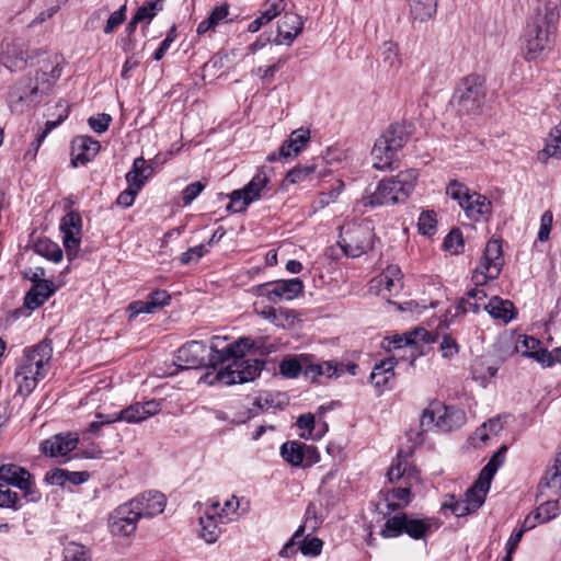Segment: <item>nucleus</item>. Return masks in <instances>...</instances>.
Instances as JSON below:
<instances>
[{
	"instance_id": "9d476101",
	"label": "nucleus",
	"mask_w": 561,
	"mask_h": 561,
	"mask_svg": "<svg viewBox=\"0 0 561 561\" xmlns=\"http://www.w3.org/2000/svg\"><path fill=\"white\" fill-rule=\"evenodd\" d=\"M375 233L369 221L350 222L342 226L339 245L351 257H359L374 244Z\"/></svg>"
},
{
	"instance_id": "473e14b6",
	"label": "nucleus",
	"mask_w": 561,
	"mask_h": 561,
	"mask_svg": "<svg viewBox=\"0 0 561 561\" xmlns=\"http://www.w3.org/2000/svg\"><path fill=\"white\" fill-rule=\"evenodd\" d=\"M484 309L492 318L500 319L505 323H508L515 318V308L513 302L510 300H504L497 296L491 298L490 301L484 305Z\"/></svg>"
},
{
	"instance_id": "f03ea898",
	"label": "nucleus",
	"mask_w": 561,
	"mask_h": 561,
	"mask_svg": "<svg viewBox=\"0 0 561 561\" xmlns=\"http://www.w3.org/2000/svg\"><path fill=\"white\" fill-rule=\"evenodd\" d=\"M559 14L549 4L538 7L528 19L520 36V54L526 61L546 58L553 49Z\"/></svg>"
},
{
	"instance_id": "4d7b16f0",
	"label": "nucleus",
	"mask_w": 561,
	"mask_h": 561,
	"mask_svg": "<svg viewBox=\"0 0 561 561\" xmlns=\"http://www.w3.org/2000/svg\"><path fill=\"white\" fill-rule=\"evenodd\" d=\"M287 61V57H280L277 61L267 67H259L254 73L262 80L270 81L274 78L276 71H278Z\"/></svg>"
},
{
	"instance_id": "ea45409f",
	"label": "nucleus",
	"mask_w": 561,
	"mask_h": 561,
	"mask_svg": "<svg viewBox=\"0 0 561 561\" xmlns=\"http://www.w3.org/2000/svg\"><path fill=\"white\" fill-rule=\"evenodd\" d=\"M229 14V5L227 3H224L221 5H218L214 8V10L210 12L209 16L205 20H203L197 25V33L199 35L205 34L209 30H213L216 25L219 24L220 21L227 18Z\"/></svg>"
},
{
	"instance_id": "5fc2aeb1",
	"label": "nucleus",
	"mask_w": 561,
	"mask_h": 561,
	"mask_svg": "<svg viewBox=\"0 0 561 561\" xmlns=\"http://www.w3.org/2000/svg\"><path fill=\"white\" fill-rule=\"evenodd\" d=\"M0 507L12 508L14 511L21 508L18 493L11 491L8 485L2 483H0Z\"/></svg>"
},
{
	"instance_id": "2f4dec72",
	"label": "nucleus",
	"mask_w": 561,
	"mask_h": 561,
	"mask_svg": "<svg viewBox=\"0 0 561 561\" xmlns=\"http://www.w3.org/2000/svg\"><path fill=\"white\" fill-rule=\"evenodd\" d=\"M490 485L491 482L479 476V479L473 483V485L466 491L462 499L472 512H476L482 506L485 501L486 493L490 490Z\"/></svg>"
},
{
	"instance_id": "6e6552de",
	"label": "nucleus",
	"mask_w": 561,
	"mask_h": 561,
	"mask_svg": "<svg viewBox=\"0 0 561 561\" xmlns=\"http://www.w3.org/2000/svg\"><path fill=\"white\" fill-rule=\"evenodd\" d=\"M439 527L436 518H417L405 513L388 518L380 531L383 538H394L407 534L414 540L425 539L426 536Z\"/></svg>"
},
{
	"instance_id": "052dcab7",
	"label": "nucleus",
	"mask_w": 561,
	"mask_h": 561,
	"mask_svg": "<svg viewBox=\"0 0 561 561\" xmlns=\"http://www.w3.org/2000/svg\"><path fill=\"white\" fill-rule=\"evenodd\" d=\"M469 311L478 313L480 311V304L473 300V297H469L467 293L465 297L458 300L455 316L465 314Z\"/></svg>"
},
{
	"instance_id": "423d86ee",
	"label": "nucleus",
	"mask_w": 561,
	"mask_h": 561,
	"mask_svg": "<svg viewBox=\"0 0 561 561\" xmlns=\"http://www.w3.org/2000/svg\"><path fill=\"white\" fill-rule=\"evenodd\" d=\"M504 265L502 243L500 240L491 239L488 241L480 264L472 273V282L474 288L468 290V296L473 297V300L480 304L486 298V293L479 288L485 285L489 280L499 277Z\"/></svg>"
},
{
	"instance_id": "dca6fc26",
	"label": "nucleus",
	"mask_w": 561,
	"mask_h": 561,
	"mask_svg": "<svg viewBox=\"0 0 561 561\" xmlns=\"http://www.w3.org/2000/svg\"><path fill=\"white\" fill-rule=\"evenodd\" d=\"M170 295L167 290L157 289L151 291L146 300H136L129 304L127 311L129 320L141 313H154L157 310L170 304Z\"/></svg>"
},
{
	"instance_id": "338daca9",
	"label": "nucleus",
	"mask_w": 561,
	"mask_h": 561,
	"mask_svg": "<svg viewBox=\"0 0 561 561\" xmlns=\"http://www.w3.org/2000/svg\"><path fill=\"white\" fill-rule=\"evenodd\" d=\"M112 121L111 115L102 113L98 116H92L89 118V126L98 134H102L107 130L110 123Z\"/></svg>"
},
{
	"instance_id": "5701e85b",
	"label": "nucleus",
	"mask_w": 561,
	"mask_h": 561,
	"mask_svg": "<svg viewBox=\"0 0 561 561\" xmlns=\"http://www.w3.org/2000/svg\"><path fill=\"white\" fill-rule=\"evenodd\" d=\"M78 437L71 434H58L42 443V451L50 457H66L70 451L76 449Z\"/></svg>"
},
{
	"instance_id": "13d9d810",
	"label": "nucleus",
	"mask_w": 561,
	"mask_h": 561,
	"mask_svg": "<svg viewBox=\"0 0 561 561\" xmlns=\"http://www.w3.org/2000/svg\"><path fill=\"white\" fill-rule=\"evenodd\" d=\"M444 507L449 508L457 517L473 513L463 499H456L455 495L450 496L449 503H444Z\"/></svg>"
},
{
	"instance_id": "c03bdc74",
	"label": "nucleus",
	"mask_w": 561,
	"mask_h": 561,
	"mask_svg": "<svg viewBox=\"0 0 561 561\" xmlns=\"http://www.w3.org/2000/svg\"><path fill=\"white\" fill-rule=\"evenodd\" d=\"M381 61L389 69H398L401 65L398 46L391 42H386L381 46Z\"/></svg>"
},
{
	"instance_id": "0e129e2a",
	"label": "nucleus",
	"mask_w": 561,
	"mask_h": 561,
	"mask_svg": "<svg viewBox=\"0 0 561 561\" xmlns=\"http://www.w3.org/2000/svg\"><path fill=\"white\" fill-rule=\"evenodd\" d=\"M553 221V215L550 210H546L540 218V227L538 231V240L545 242L549 239Z\"/></svg>"
},
{
	"instance_id": "f257e3e1",
	"label": "nucleus",
	"mask_w": 561,
	"mask_h": 561,
	"mask_svg": "<svg viewBox=\"0 0 561 561\" xmlns=\"http://www.w3.org/2000/svg\"><path fill=\"white\" fill-rule=\"evenodd\" d=\"M225 342L220 337H214L210 345L208 363L216 368L229 362L216 374V380L227 385L244 383L254 380L262 371L264 362L256 358H244V350L253 347L254 343L249 337H241L234 343H229L220 348Z\"/></svg>"
},
{
	"instance_id": "9b49d317",
	"label": "nucleus",
	"mask_w": 561,
	"mask_h": 561,
	"mask_svg": "<svg viewBox=\"0 0 561 561\" xmlns=\"http://www.w3.org/2000/svg\"><path fill=\"white\" fill-rule=\"evenodd\" d=\"M161 411V403L157 400H148L145 402H136L127 408L112 414H98L100 421L91 422L88 432L98 434L99 430L106 424L124 421L127 423H140L147 419L158 414Z\"/></svg>"
},
{
	"instance_id": "774afa93",
	"label": "nucleus",
	"mask_w": 561,
	"mask_h": 561,
	"mask_svg": "<svg viewBox=\"0 0 561 561\" xmlns=\"http://www.w3.org/2000/svg\"><path fill=\"white\" fill-rule=\"evenodd\" d=\"M205 185L201 182L188 184L182 192V201L184 205H190L204 190Z\"/></svg>"
},
{
	"instance_id": "a19ab883",
	"label": "nucleus",
	"mask_w": 561,
	"mask_h": 561,
	"mask_svg": "<svg viewBox=\"0 0 561 561\" xmlns=\"http://www.w3.org/2000/svg\"><path fill=\"white\" fill-rule=\"evenodd\" d=\"M316 164L297 165L287 172L283 186L287 187L289 184H297L312 179V174L316 172Z\"/></svg>"
},
{
	"instance_id": "a18cd8bd",
	"label": "nucleus",
	"mask_w": 561,
	"mask_h": 561,
	"mask_svg": "<svg viewBox=\"0 0 561 561\" xmlns=\"http://www.w3.org/2000/svg\"><path fill=\"white\" fill-rule=\"evenodd\" d=\"M64 561H92L89 550L81 543L68 542L64 548Z\"/></svg>"
},
{
	"instance_id": "49530a36",
	"label": "nucleus",
	"mask_w": 561,
	"mask_h": 561,
	"mask_svg": "<svg viewBox=\"0 0 561 561\" xmlns=\"http://www.w3.org/2000/svg\"><path fill=\"white\" fill-rule=\"evenodd\" d=\"M58 108H60L58 118L56 121H47L45 124V129L39 133L35 140L32 142V146H35V152H37L38 148L41 147L42 142L46 138V136L56 128L64 119L68 117L69 108L66 105H58Z\"/></svg>"
},
{
	"instance_id": "f704fd0d",
	"label": "nucleus",
	"mask_w": 561,
	"mask_h": 561,
	"mask_svg": "<svg viewBox=\"0 0 561 561\" xmlns=\"http://www.w3.org/2000/svg\"><path fill=\"white\" fill-rule=\"evenodd\" d=\"M270 179L264 171H259L252 180L242 188L248 197V202H255L260 199L264 192L267 190Z\"/></svg>"
},
{
	"instance_id": "e2e57ef3",
	"label": "nucleus",
	"mask_w": 561,
	"mask_h": 561,
	"mask_svg": "<svg viewBox=\"0 0 561 561\" xmlns=\"http://www.w3.org/2000/svg\"><path fill=\"white\" fill-rule=\"evenodd\" d=\"M439 350L442 351L443 357L451 358L459 352V345L453 336L444 334L439 344Z\"/></svg>"
},
{
	"instance_id": "79ce46f5",
	"label": "nucleus",
	"mask_w": 561,
	"mask_h": 561,
	"mask_svg": "<svg viewBox=\"0 0 561 561\" xmlns=\"http://www.w3.org/2000/svg\"><path fill=\"white\" fill-rule=\"evenodd\" d=\"M393 500H398L404 503V505L409 504L412 500L411 490L409 486H398L393 488L392 490L388 491L385 497V501L387 502V508L388 511H396L400 507V504L394 503Z\"/></svg>"
},
{
	"instance_id": "cd10ccee",
	"label": "nucleus",
	"mask_w": 561,
	"mask_h": 561,
	"mask_svg": "<svg viewBox=\"0 0 561 561\" xmlns=\"http://www.w3.org/2000/svg\"><path fill=\"white\" fill-rule=\"evenodd\" d=\"M306 453L316 454V447L307 446L297 440L286 442L280 447V455L283 459L295 467L302 465Z\"/></svg>"
},
{
	"instance_id": "f3484780",
	"label": "nucleus",
	"mask_w": 561,
	"mask_h": 561,
	"mask_svg": "<svg viewBox=\"0 0 561 561\" xmlns=\"http://www.w3.org/2000/svg\"><path fill=\"white\" fill-rule=\"evenodd\" d=\"M131 501H136L137 505H133L136 512H139V517L151 518L161 514L167 504V499L163 493L158 491L145 492Z\"/></svg>"
},
{
	"instance_id": "a878e982",
	"label": "nucleus",
	"mask_w": 561,
	"mask_h": 561,
	"mask_svg": "<svg viewBox=\"0 0 561 561\" xmlns=\"http://www.w3.org/2000/svg\"><path fill=\"white\" fill-rule=\"evenodd\" d=\"M344 374V363L335 360H327L320 363H311L306 365L305 376L311 380H316L320 376L328 378H339Z\"/></svg>"
},
{
	"instance_id": "4468645a",
	"label": "nucleus",
	"mask_w": 561,
	"mask_h": 561,
	"mask_svg": "<svg viewBox=\"0 0 561 561\" xmlns=\"http://www.w3.org/2000/svg\"><path fill=\"white\" fill-rule=\"evenodd\" d=\"M60 230L64 233L62 243L68 261L78 256L81 243L82 218L77 211H69L60 221Z\"/></svg>"
},
{
	"instance_id": "4be33fe9",
	"label": "nucleus",
	"mask_w": 561,
	"mask_h": 561,
	"mask_svg": "<svg viewBox=\"0 0 561 561\" xmlns=\"http://www.w3.org/2000/svg\"><path fill=\"white\" fill-rule=\"evenodd\" d=\"M38 87L33 83L32 79L25 78L21 80L9 93V102L12 111L22 112L24 105H28L34 101Z\"/></svg>"
},
{
	"instance_id": "c9c22d12",
	"label": "nucleus",
	"mask_w": 561,
	"mask_h": 561,
	"mask_svg": "<svg viewBox=\"0 0 561 561\" xmlns=\"http://www.w3.org/2000/svg\"><path fill=\"white\" fill-rule=\"evenodd\" d=\"M33 250L36 254L54 263H58L62 259V250L60 247L48 238H38L33 244Z\"/></svg>"
},
{
	"instance_id": "39448f33",
	"label": "nucleus",
	"mask_w": 561,
	"mask_h": 561,
	"mask_svg": "<svg viewBox=\"0 0 561 561\" xmlns=\"http://www.w3.org/2000/svg\"><path fill=\"white\" fill-rule=\"evenodd\" d=\"M411 134V125L399 123L390 125L373 147L374 168L381 171L399 168L398 151L407 145Z\"/></svg>"
},
{
	"instance_id": "e433bc0d",
	"label": "nucleus",
	"mask_w": 561,
	"mask_h": 561,
	"mask_svg": "<svg viewBox=\"0 0 561 561\" xmlns=\"http://www.w3.org/2000/svg\"><path fill=\"white\" fill-rule=\"evenodd\" d=\"M309 355H299L297 358H286L279 364V371L286 378H296L300 373L305 374L306 365H309Z\"/></svg>"
},
{
	"instance_id": "b1692460",
	"label": "nucleus",
	"mask_w": 561,
	"mask_h": 561,
	"mask_svg": "<svg viewBox=\"0 0 561 561\" xmlns=\"http://www.w3.org/2000/svg\"><path fill=\"white\" fill-rule=\"evenodd\" d=\"M219 502H213L209 510L199 518L201 536L207 543H214L219 538L221 529L218 522L221 515L218 513Z\"/></svg>"
},
{
	"instance_id": "c756f323",
	"label": "nucleus",
	"mask_w": 561,
	"mask_h": 561,
	"mask_svg": "<svg viewBox=\"0 0 561 561\" xmlns=\"http://www.w3.org/2000/svg\"><path fill=\"white\" fill-rule=\"evenodd\" d=\"M443 414L437 416L436 427L444 432L460 428L466 423V413L455 407H444Z\"/></svg>"
},
{
	"instance_id": "6e6d98bb",
	"label": "nucleus",
	"mask_w": 561,
	"mask_h": 561,
	"mask_svg": "<svg viewBox=\"0 0 561 561\" xmlns=\"http://www.w3.org/2000/svg\"><path fill=\"white\" fill-rule=\"evenodd\" d=\"M230 203L226 209L231 213H241L251 204L242 190H236L230 195Z\"/></svg>"
},
{
	"instance_id": "de8ad7c7",
	"label": "nucleus",
	"mask_w": 561,
	"mask_h": 561,
	"mask_svg": "<svg viewBox=\"0 0 561 561\" xmlns=\"http://www.w3.org/2000/svg\"><path fill=\"white\" fill-rule=\"evenodd\" d=\"M408 470V461L404 457H402V454L399 453L396 459V462L391 465V467L388 470V480L393 483L399 480H404V482L410 478V473L407 472Z\"/></svg>"
},
{
	"instance_id": "3c124183",
	"label": "nucleus",
	"mask_w": 561,
	"mask_h": 561,
	"mask_svg": "<svg viewBox=\"0 0 561 561\" xmlns=\"http://www.w3.org/2000/svg\"><path fill=\"white\" fill-rule=\"evenodd\" d=\"M535 511L537 512V515L541 518V522L548 523L554 519L557 516H559V502L556 500L546 501L541 503L538 507H536Z\"/></svg>"
},
{
	"instance_id": "bf43d9fd",
	"label": "nucleus",
	"mask_w": 561,
	"mask_h": 561,
	"mask_svg": "<svg viewBox=\"0 0 561 561\" xmlns=\"http://www.w3.org/2000/svg\"><path fill=\"white\" fill-rule=\"evenodd\" d=\"M208 252L206 244H199L193 248H190L187 251L183 252L180 256V262L182 264H190L191 262H197L201 257H203Z\"/></svg>"
},
{
	"instance_id": "680f3d73",
	"label": "nucleus",
	"mask_w": 561,
	"mask_h": 561,
	"mask_svg": "<svg viewBox=\"0 0 561 561\" xmlns=\"http://www.w3.org/2000/svg\"><path fill=\"white\" fill-rule=\"evenodd\" d=\"M463 244V238L459 230H451L444 241V247L454 253H459Z\"/></svg>"
},
{
	"instance_id": "aec40b11",
	"label": "nucleus",
	"mask_w": 561,
	"mask_h": 561,
	"mask_svg": "<svg viewBox=\"0 0 561 561\" xmlns=\"http://www.w3.org/2000/svg\"><path fill=\"white\" fill-rule=\"evenodd\" d=\"M304 291V283L300 278L279 279L272 282V288L266 293L267 299L276 304L283 299L291 300Z\"/></svg>"
},
{
	"instance_id": "72a5a7b5",
	"label": "nucleus",
	"mask_w": 561,
	"mask_h": 561,
	"mask_svg": "<svg viewBox=\"0 0 561 561\" xmlns=\"http://www.w3.org/2000/svg\"><path fill=\"white\" fill-rule=\"evenodd\" d=\"M403 274L399 266H388L379 277V285L382 286L389 295H397L403 287L402 283Z\"/></svg>"
},
{
	"instance_id": "7ed1b4c3",
	"label": "nucleus",
	"mask_w": 561,
	"mask_h": 561,
	"mask_svg": "<svg viewBox=\"0 0 561 561\" xmlns=\"http://www.w3.org/2000/svg\"><path fill=\"white\" fill-rule=\"evenodd\" d=\"M51 356L53 345L49 340L24 348L14 375L19 394L27 397L33 392L38 381L47 375Z\"/></svg>"
},
{
	"instance_id": "37998d69",
	"label": "nucleus",
	"mask_w": 561,
	"mask_h": 561,
	"mask_svg": "<svg viewBox=\"0 0 561 561\" xmlns=\"http://www.w3.org/2000/svg\"><path fill=\"white\" fill-rule=\"evenodd\" d=\"M506 451L507 447L502 445L499 450L491 457L489 462L483 467L480 472V477L491 482L499 468L503 465Z\"/></svg>"
},
{
	"instance_id": "f8f14e48",
	"label": "nucleus",
	"mask_w": 561,
	"mask_h": 561,
	"mask_svg": "<svg viewBox=\"0 0 561 561\" xmlns=\"http://www.w3.org/2000/svg\"><path fill=\"white\" fill-rule=\"evenodd\" d=\"M136 501H128L116 507L110 515L108 528L112 535L128 537L137 529V522L140 519L139 512L133 507Z\"/></svg>"
},
{
	"instance_id": "4c0bfd02",
	"label": "nucleus",
	"mask_w": 561,
	"mask_h": 561,
	"mask_svg": "<svg viewBox=\"0 0 561 561\" xmlns=\"http://www.w3.org/2000/svg\"><path fill=\"white\" fill-rule=\"evenodd\" d=\"M428 335L430 333L426 330L416 329L414 331L408 332L404 334V336H393L390 343L393 344V348L410 347L412 350H416L417 341L422 340L423 342H428Z\"/></svg>"
},
{
	"instance_id": "864d4df0",
	"label": "nucleus",
	"mask_w": 561,
	"mask_h": 561,
	"mask_svg": "<svg viewBox=\"0 0 561 561\" xmlns=\"http://www.w3.org/2000/svg\"><path fill=\"white\" fill-rule=\"evenodd\" d=\"M539 345H540V341L538 339L524 335L522 337V340H519L516 343L515 350L522 356L533 358L534 354L537 352Z\"/></svg>"
},
{
	"instance_id": "603ef678",
	"label": "nucleus",
	"mask_w": 561,
	"mask_h": 561,
	"mask_svg": "<svg viewBox=\"0 0 561 561\" xmlns=\"http://www.w3.org/2000/svg\"><path fill=\"white\" fill-rule=\"evenodd\" d=\"M323 548L322 539L318 537H305L299 545V550L304 556L317 557L321 553Z\"/></svg>"
},
{
	"instance_id": "c85d7f7f",
	"label": "nucleus",
	"mask_w": 561,
	"mask_h": 561,
	"mask_svg": "<svg viewBox=\"0 0 561 561\" xmlns=\"http://www.w3.org/2000/svg\"><path fill=\"white\" fill-rule=\"evenodd\" d=\"M410 16L415 26L433 19L437 10V0H409Z\"/></svg>"
},
{
	"instance_id": "2eb2a0df",
	"label": "nucleus",
	"mask_w": 561,
	"mask_h": 561,
	"mask_svg": "<svg viewBox=\"0 0 561 561\" xmlns=\"http://www.w3.org/2000/svg\"><path fill=\"white\" fill-rule=\"evenodd\" d=\"M100 148V142L90 136L81 135L75 137L70 146L72 167L85 165L92 161L99 153Z\"/></svg>"
},
{
	"instance_id": "a211bd4d",
	"label": "nucleus",
	"mask_w": 561,
	"mask_h": 561,
	"mask_svg": "<svg viewBox=\"0 0 561 561\" xmlns=\"http://www.w3.org/2000/svg\"><path fill=\"white\" fill-rule=\"evenodd\" d=\"M206 345L203 342L191 341L176 352V359L181 367L186 369L206 366Z\"/></svg>"
},
{
	"instance_id": "69168bd1",
	"label": "nucleus",
	"mask_w": 561,
	"mask_h": 561,
	"mask_svg": "<svg viewBox=\"0 0 561 561\" xmlns=\"http://www.w3.org/2000/svg\"><path fill=\"white\" fill-rule=\"evenodd\" d=\"M44 481L50 485L64 486L67 483V470L65 469H50L46 472Z\"/></svg>"
},
{
	"instance_id": "20e7f679",
	"label": "nucleus",
	"mask_w": 561,
	"mask_h": 561,
	"mask_svg": "<svg viewBox=\"0 0 561 561\" xmlns=\"http://www.w3.org/2000/svg\"><path fill=\"white\" fill-rule=\"evenodd\" d=\"M417 178V170L409 169L396 176L383 179L374 191L367 188L358 203L371 208L404 203L414 191Z\"/></svg>"
},
{
	"instance_id": "0eeeda50",
	"label": "nucleus",
	"mask_w": 561,
	"mask_h": 561,
	"mask_svg": "<svg viewBox=\"0 0 561 561\" xmlns=\"http://www.w3.org/2000/svg\"><path fill=\"white\" fill-rule=\"evenodd\" d=\"M484 79L478 75L465 77L453 95V104L460 115L480 114L485 103Z\"/></svg>"
},
{
	"instance_id": "393cba45",
	"label": "nucleus",
	"mask_w": 561,
	"mask_h": 561,
	"mask_svg": "<svg viewBox=\"0 0 561 561\" xmlns=\"http://www.w3.org/2000/svg\"><path fill=\"white\" fill-rule=\"evenodd\" d=\"M54 293L55 287L51 280L36 282L25 295L24 306L30 310H35L48 300Z\"/></svg>"
},
{
	"instance_id": "8fccbe9b",
	"label": "nucleus",
	"mask_w": 561,
	"mask_h": 561,
	"mask_svg": "<svg viewBox=\"0 0 561 561\" xmlns=\"http://www.w3.org/2000/svg\"><path fill=\"white\" fill-rule=\"evenodd\" d=\"M436 214L433 210H426L421 213L417 221V228L420 233L424 236H432L436 231Z\"/></svg>"
},
{
	"instance_id": "bb28decb",
	"label": "nucleus",
	"mask_w": 561,
	"mask_h": 561,
	"mask_svg": "<svg viewBox=\"0 0 561 561\" xmlns=\"http://www.w3.org/2000/svg\"><path fill=\"white\" fill-rule=\"evenodd\" d=\"M310 139V133L307 129L299 128L294 130L289 137L279 147V158H290L297 156Z\"/></svg>"
},
{
	"instance_id": "1a4fd4ad",
	"label": "nucleus",
	"mask_w": 561,
	"mask_h": 561,
	"mask_svg": "<svg viewBox=\"0 0 561 561\" xmlns=\"http://www.w3.org/2000/svg\"><path fill=\"white\" fill-rule=\"evenodd\" d=\"M446 194L465 210L466 216L479 221L482 217L491 215L492 203L482 194L471 192L470 188L458 180H450L446 186Z\"/></svg>"
},
{
	"instance_id": "7c9ffc66",
	"label": "nucleus",
	"mask_w": 561,
	"mask_h": 561,
	"mask_svg": "<svg viewBox=\"0 0 561 561\" xmlns=\"http://www.w3.org/2000/svg\"><path fill=\"white\" fill-rule=\"evenodd\" d=\"M394 365L393 358H386L376 364L370 374L371 383L378 389L388 387L394 379Z\"/></svg>"
},
{
	"instance_id": "09e8293b",
	"label": "nucleus",
	"mask_w": 561,
	"mask_h": 561,
	"mask_svg": "<svg viewBox=\"0 0 561 561\" xmlns=\"http://www.w3.org/2000/svg\"><path fill=\"white\" fill-rule=\"evenodd\" d=\"M162 10V0H156L152 2H149L145 5H141L137 9L136 13L134 14V22H142L147 21L149 23L157 12Z\"/></svg>"
},
{
	"instance_id": "58836bf2",
	"label": "nucleus",
	"mask_w": 561,
	"mask_h": 561,
	"mask_svg": "<svg viewBox=\"0 0 561 561\" xmlns=\"http://www.w3.org/2000/svg\"><path fill=\"white\" fill-rule=\"evenodd\" d=\"M147 169L145 159L142 157L136 158L131 170L126 174L128 185L140 190L148 179Z\"/></svg>"
},
{
	"instance_id": "ddd939ff",
	"label": "nucleus",
	"mask_w": 561,
	"mask_h": 561,
	"mask_svg": "<svg viewBox=\"0 0 561 561\" xmlns=\"http://www.w3.org/2000/svg\"><path fill=\"white\" fill-rule=\"evenodd\" d=\"M0 481L5 485L19 488L27 501L36 502L41 494L34 490V482L31 473L23 467L15 463L0 466Z\"/></svg>"
},
{
	"instance_id": "412c9836",
	"label": "nucleus",
	"mask_w": 561,
	"mask_h": 561,
	"mask_svg": "<svg viewBox=\"0 0 561 561\" xmlns=\"http://www.w3.org/2000/svg\"><path fill=\"white\" fill-rule=\"evenodd\" d=\"M28 58L26 44L22 39L5 43L2 50V62L8 69L12 71L23 69Z\"/></svg>"
},
{
	"instance_id": "6ab92c4d",
	"label": "nucleus",
	"mask_w": 561,
	"mask_h": 561,
	"mask_svg": "<svg viewBox=\"0 0 561 561\" xmlns=\"http://www.w3.org/2000/svg\"><path fill=\"white\" fill-rule=\"evenodd\" d=\"M302 26L304 22L300 15L293 12H286L277 22V36L274 39V43L276 45H290L301 33Z\"/></svg>"
}]
</instances>
